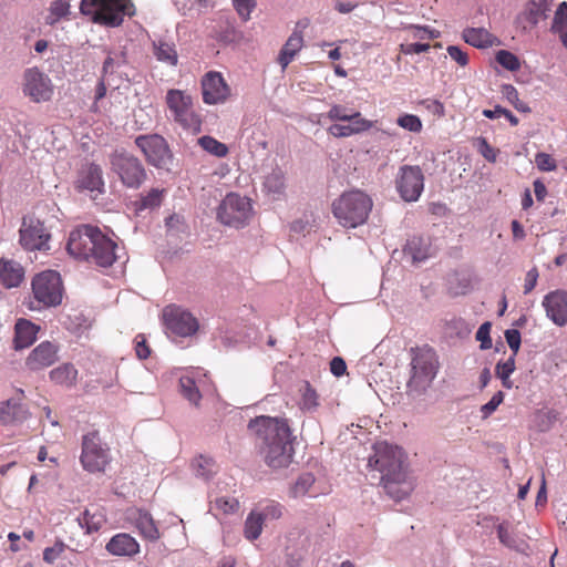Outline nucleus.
<instances>
[{
  "instance_id": "nucleus-41",
  "label": "nucleus",
  "mask_w": 567,
  "mask_h": 567,
  "mask_svg": "<svg viewBox=\"0 0 567 567\" xmlns=\"http://www.w3.org/2000/svg\"><path fill=\"white\" fill-rule=\"evenodd\" d=\"M503 96L511 103L514 105V107L519 111V112H523V113H528L530 112V109L529 106L522 102L518 97V92L516 90V87L512 84H504L502 85V90H501Z\"/></svg>"
},
{
  "instance_id": "nucleus-20",
  "label": "nucleus",
  "mask_w": 567,
  "mask_h": 567,
  "mask_svg": "<svg viewBox=\"0 0 567 567\" xmlns=\"http://www.w3.org/2000/svg\"><path fill=\"white\" fill-rule=\"evenodd\" d=\"M348 124H332L328 132L334 137H348L368 131L372 122L362 117L360 112H354V117L346 120Z\"/></svg>"
},
{
  "instance_id": "nucleus-57",
  "label": "nucleus",
  "mask_w": 567,
  "mask_h": 567,
  "mask_svg": "<svg viewBox=\"0 0 567 567\" xmlns=\"http://www.w3.org/2000/svg\"><path fill=\"white\" fill-rule=\"evenodd\" d=\"M535 164L542 172H553L556 169L555 159L547 153H537L535 156Z\"/></svg>"
},
{
  "instance_id": "nucleus-13",
  "label": "nucleus",
  "mask_w": 567,
  "mask_h": 567,
  "mask_svg": "<svg viewBox=\"0 0 567 567\" xmlns=\"http://www.w3.org/2000/svg\"><path fill=\"white\" fill-rule=\"evenodd\" d=\"M135 144L151 165L157 168H166L169 164L172 154L165 138L161 135H140L135 138Z\"/></svg>"
},
{
  "instance_id": "nucleus-12",
  "label": "nucleus",
  "mask_w": 567,
  "mask_h": 567,
  "mask_svg": "<svg viewBox=\"0 0 567 567\" xmlns=\"http://www.w3.org/2000/svg\"><path fill=\"white\" fill-rule=\"evenodd\" d=\"M395 188L404 202H416L424 189V175L419 166L403 165L395 177Z\"/></svg>"
},
{
  "instance_id": "nucleus-48",
  "label": "nucleus",
  "mask_w": 567,
  "mask_h": 567,
  "mask_svg": "<svg viewBox=\"0 0 567 567\" xmlns=\"http://www.w3.org/2000/svg\"><path fill=\"white\" fill-rule=\"evenodd\" d=\"M398 125L413 133H417L422 130V122L420 117L413 114L400 116L398 118Z\"/></svg>"
},
{
  "instance_id": "nucleus-63",
  "label": "nucleus",
  "mask_w": 567,
  "mask_h": 567,
  "mask_svg": "<svg viewBox=\"0 0 567 567\" xmlns=\"http://www.w3.org/2000/svg\"><path fill=\"white\" fill-rule=\"evenodd\" d=\"M539 277L538 270L536 267L529 269L525 277V284H524V293L527 295L533 291L537 284V279Z\"/></svg>"
},
{
  "instance_id": "nucleus-56",
  "label": "nucleus",
  "mask_w": 567,
  "mask_h": 567,
  "mask_svg": "<svg viewBox=\"0 0 567 567\" xmlns=\"http://www.w3.org/2000/svg\"><path fill=\"white\" fill-rule=\"evenodd\" d=\"M504 400V393L502 391L496 392L491 400L482 405L481 413L483 419H487L493 412L496 411V409L499 406V404Z\"/></svg>"
},
{
  "instance_id": "nucleus-54",
  "label": "nucleus",
  "mask_w": 567,
  "mask_h": 567,
  "mask_svg": "<svg viewBox=\"0 0 567 567\" xmlns=\"http://www.w3.org/2000/svg\"><path fill=\"white\" fill-rule=\"evenodd\" d=\"M327 117L331 121L346 122V120L354 117V112H349L346 106L336 104L331 106L327 113Z\"/></svg>"
},
{
  "instance_id": "nucleus-51",
  "label": "nucleus",
  "mask_w": 567,
  "mask_h": 567,
  "mask_svg": "<svg viewBox=\"0 0 567 567\" xmlns=\"http://www.w3.org/2000/svg\"><path fill=\"white\" fill-rule=\"evenodd\" d=\"M234 7L243 21L250 19V13L256 7L255 0H233Z\"/></svg>"
},
{
  "instance_id": "nucleus-25",
  "label": "nucleus",
  "mask_w": 567,
  "mask_h": 567,
  "mask_svg": "<svg viewBox=\"0 0 567 567\" xmlns=\"http://www.w3.org/2000/svg\"><path fill=\"white\" fill-rule=\"evenodd\" d=\"M14 330V348L21 350L30 347L35 341L39 328L27 319H19Z\"/></svg>"
},
{
  "instance_id": "nucleus-37",
  "label": "nucleus",
  "mask_w": 567,
  "mask_h": 567,
  "mask_svg": "<svg viewBox=\"0 0 567 567\" xmlns=\"http://www.w3.org/2000/svg\"><path fill=\"white\" fill-rule=\"evenodd\" d=\"M198 144L204 151L216 157H225L228 154L227 145L212 136L205 135L199 137Z\"/></svg>"
},
{
  "instance_id": "nucleus-33",
  "label": "nucleus",
  "mask_w": 567,
  "mask_h": 567,
  "mask_svg": "<svg viewBox=\"0 0 567 567\" xmlns=\"http://www.w3.org/2000/svg\"><path fill=\"white\" fill-rule=\"evenodd\" d=\"M78 520L80 526L86 529L87 534L97 532L106 522L104 514L99 511L91 512V509H85Z\"/></svg>"
},
{
  "instance_id": "nucleus-50",
  "label": "nucleus",
  "mask_w": 567,
  "mask_h": 567,
  "mask_svg": "<svg viewBox=\"0 0 567 567\" xmlns=\"http://www.w3.org/2000/svg\"><path fill=\"white\" fill-rule=\"evenodd\" d=\"M239 503L234 497H218L214 502V508L219 509L223 514H230L238 509Z\"/></svg>"
},
{
  "instance_id": "nucleus-2",
  "label": "nucleus",
  "mask_w": 567,
  "mask_h": 567,
  "mask_svg": "<svg viewBox=\"0 0 567 567\" xmlns=\"http://www.w3.org/2000/svg\"><path fill=\"white\" fill-rule=\"evenodd\" d=\"M368 467L380 474V483L391 498L401 501L413 491L406 455L398 445L385 441L377 442L373 445V453L368 458Z\"/></svg>"
},
{
  "instance_id": "nucleus-14",
  "label": "nucleus",
  "mask_w": 567,
  "mask_h": 567,
  "mask_svg": "<svg viewBox=\"0 0 567 567\" xmlns=\"http://www.w3.org/2000/svg\"><path fill=\"white\" fill-rule=\"evenodd\" d=\"M163 319L167 330L178 337H190L199 328L198 320L189 311L175 305L164 308Z\"/></svg>"
},
{
  "instance_id": "nucleus-23",
  "label": "nucleus",
  "mask_w": 567,
  "mask_h": 567,
  "mask_svg": "<svg viewBox=\"0 0 567 567\" xmlns=\"http://www.w3.org/2000/svg\"><path fill=\"white\" fill-rule=\"evenodd\" d=\"M404 255L410 258L413 264L424 261L432 255L430 239L421 236H413L406 241Z\"/></svg>"
},
{
  "instance_id": "nucleus-26",
  "label": "nucleus",
  "mask_w": 567,
  "mask_h": 567,
  "mask_svg": "<svg viewBox=\"0 0 567 567\" xmlns=\"http://www.w3.org/2000/svg\"><path fill=\"white\" fill-rule=\"evenodd\" d=\"M78 187L91 192H102L104 187L102 168L97 164H90L82 171L78 181Z\"/></svg>"
},
{
  "instance_id": "nucleus-32",
  "label": "nucleus",
  "mask_w": 567,
  "mask_h": 567,
  "mask_svg": "<svg viewBox=\"0 0 567 567\" xmlns=\"http://www.w3.org/2000/svg\"><path fill=\"white\" fill-rule=\"evenodd\" d=\"M463 39L475 48H487L492 44L491 34L483 28H470L463 31Z\"/></svg>"
},
{
  "instance_id": "nucleus-19",
  "label": "nucleus",
  "mask_w": 567,
  "mask_h": 567,
  "mask_svg": "<svg viewBox=\"0 0 567 567\" xmlns=\"http://www.w3.org/2000/svg\"><path fill=\"white\" fill-rule=\"evenodd\" d=\"M56 347L49 342H41L37 348L32 350L27 359V364L31 370H41L50 367L58 360Z\"/></svg>"
},
{
  "instance_id": "nucleus-58",
  "label": "nucleus",
  "mask_w": 567,
  "mask_h": 567,
  "mask_svg": "<svg viewBox=\"0 0 567 567\" xmlns=\"http://www.w3.org/2000/svg\"><path fill=\"white\" fill-rule=\"evenodd\" d=\"M505 339L513 351L512 355L516 357L522 342L520 332L517 329H508L505 331Z\"/></svg>"
},
{
  "instance_id": "nucleus-6",
  "label": "nucleus",
  "mask_w": 567,
  "mask_h": 567,
  "mask_svg": "<svg viewBox=\"0 0 567 567\" xmlns=\"http://www.w3.org/2000/svg\"><path fill=\"white\" fill-rule=\"evenodd\" d=\"M436 369L437 359L433 349L424 347L413 350L409 391L415 394L423 393L434 380Z\"/></svg>"
},
{
  "instance_id": "nucleus-4",
  "label": "nucleus",
  "mask_w": 567,
  "mask_h": 567,
  "mask_svg": "<svg viewBox=\"0 0 567 567\" xmlns=\"http://www.w3.org/2000/svg\"><path fill=\"white\" fill-rule=\"evenodd\" d=\"M372 206L371 197L355 189L346 192L337 198L332 204V213L340 225L346 228H355L367 221Z\"/></svg>"
},
{
  "instance_id": "nucleus-62",
  "label": "nucleus",
  "mask_w": 567,
  "mask_h": 567,
  "mask_svg": "<svg viewBox=\"0 0 567 567\" xmlns=\"http://www.w3.org/2000/svg\"><path fill=\"white\" fill-rule=\"evenodd\" d=\"M165 224H166L167 230L173 234L183 231L185 228L183 217L177 214H174V215H171L169 217H167L165 220Z\"/></svg>"
},
{
  "instance_id": "nucleus-34",
  "label": "nucleus",
  "mask_w": 567,
  "mask_h": 567,
  "mask_svg": "<svg viewBox=\"0 0 567 567\" xmlns=\"http://www.w3.org/2000/svg\"><path fill=\"white\" fill-rule=\"evenodd\" d=\"M76 375L78 371L70 363L62 364L50 372L52 381L65 386H71L74 383Z\"/></svg>"
},
{
  "instance_id": "nucleus-39",
  "label": "nucleus",
  "mask_w": 567,
  "mask_h": 567,
  "mask_svg": "<svg viewBox=\"0 0 567 567\" xmlns=\"http://www.w3.org/2000/svg\"><path fill=\"white\" fill-rule=\"evenodd\" d=\"M179 385L184 398L187 399L190 403L197 405L202 399V395L195 381L189 377H182L179 379Z\"/></svg>"
},
{
  "instance_id": "nucleus-8",
  "label": "nucleus",
  "mask_w": 567,
  "mask_h": 567,
  "mask_svg": "<svg viewBox=\"0 0 567 567\" xmlns=\"http://www.w3.org/2000/svg\"><path fill=\"white\" fill-rule=\"evenodd\" d=\"M110 165L122 184L128 188H140L146 179L142 162L126 151H115L110 155Z\"/></svg>"
},
{
  "instance_id": "nucleus-45",
  "label": "nucleus",
  "mask_w": 567,
  "mask_h": 567,
  "mask_svg": "<svg viewBox=\"0 0 567 567\" xmlns=\"http://www.w3.org/2000/svg\"><path fill=\"white\" fill-rule=\"evenodd\" d=\"M451 332L460 339L468 337L472 332L473 326L467 323L464 319L455 318L447 323Z\"/></svg>"
},
{
  "instance_id": "nucleus-38",
  "label": "nucleus",
  "mask_w": 567,
  "mask_h": 567,
  "mask_svg": "<svg viewBox=\"0 0 567 567\" xmlns=\"http://www.w3.org/2000/svg\"><path fill=\"white\" fill-rule=\"evenodd\" d=\"M127 63L124 51L111 52L103 63V75L114 74L121 66Z\"/></svg>"
},
{
  "instance_id": "nucleus-10",
  "label": "nucleus",
  "mask_w": 567,
  "mask_h": 567,
  "mask_svg": "<svg viewBox=\"0 0 567 567\" xmlns=\"http://www.w3.org/2000/svg\"><path fill=\"white\" fill-rule=\"evenodd\" d=\"M110 461V449L102 442L97 432L83 435L80 462L85 471L90 473L104 472Z\"/></svg>"
},
{
  "instance_id": "nucleus-11",
  "label": "nucleus",
  "mask_w": 567,
  "mask_h": 567,
  "mask_svg": "<svg viewBox=\"0 0 567 567\" xmlns=\"http://www.w3.org/2000/svg\"><path fill=\"white\" fill-rule=\"evenodd\" d=\"M32 292L35 300L44 307H55L62 301V281L59 272L47 270L34 276Z\"/></svg>"
},
{
  "instance_id": "nucleus-36",
  "label": "nucleus",
  "mask_w": 567,
  "mask_h": 567,
  "mask_svg": "<svg viewBox=\"0 0 567 567\" xmlns=\"http://www.w3.org/2000/svg\"><path fill=\"white\" fill-rule=\"evenodd\" d=\"M192 465L195 475L206 481L216 473V464L210 457L200 455L193 461Z\"/></svg>"
},
{
  "instance_id": "nucleus-49",
  "label": "nucleus",
  "mask_w": 567,
  "mask_h": 567,
  "mask_svg": "<svg viewBox=\"0 0 567 567\" xmlns=\"http://www.w3.org/2000/svg\"><path fill=\"white\" fill-rule=\"evenodd\" d=\"M567 25V2H561L554 16V20L550 27V31L554 33L560 31V29Z\"/></svg>"
},
{
  "instance_id": "nucleus-31",
  "label": "nucleus",
  "mask_w": 567,
  "mask_h": 567,
  "mask_svg": "<svg viewBox=\"0 0 567 567\" xmlns=\"http://www.w3.org/2000/svg\"><path fill=\"white\" fill-rule=\"evenodd\" d=\"M177 10L189 17L199 16L214 7V0H174Z\"/></svg>"
},
{
  "instance_id": "nucleus-53",
  "label": "nucleus",
  "mask_w": 567,
  "mask_h": 567,
  "mask_svg": "<svg viewBox=\"0 0 567 567\" xmlns=\"http://www.w3.org/2000/svg\"><path fill=\"white\" fill-rule=\"evenodd\" d=\"M515 358L516 357L511 355L507 360L497 362L495 374L498 379H506V377H511L515 371Z\"/></svg>"
},
{
  "instance_id": "nucleus-47",
  "label": "nucleus",
  "mask_w": 567,
  "mask_h": 567,
  "mask_svg": "<svg viewBox=\"0 0 567 567\" xmlns=\"http://www.w3.org/2000/svg\"><path fill=\"white\" fill-rule=\"evenodd\" d=\"M284 507L275 501H269L258 514L262 516V520L265 519H278L282 515Z\"/></svg>"
},
{
  "instance_id": "nucleus-21",
  "label": "nucleus",
  "mask_w": 567,
  "mask_h": 567,
  "mask_svg": "<svg viewBox=\"0 0 567 567\" xmlns=\"http://www.w3.org/2000/svg\"><path fill=\"white\" fill-rule=\"evenodd\" d=\"M30 416L27 406L17 399L0 402V424L9 425L24 422Z\"/></svg>"
},
{
  "instance_id": "nucleus-16",
  "label": "nucleus",
  "mask_w": 567,
  "mask_h": 567,
  "mask_svg": "<svg viewBox=\"0 0 567 567\" xmlns=\"http://www.w3.org/2000/svg\"><path fill=\"white\" fill-rule=\"evenodd\" d=\"M50 235L39 219L23 218L20 228V244L28 250H44L48 249V240Z\"/></svg>"
},
{
  "instance_id": "nucleus-64",
  "label": "nucleus",
  "mask_w": 567,
  "mask_h": 567,
  "mask_svg": "<svg viewBox=\"0 0 567 567\" xmlns=\"http://www.w3.org/2000/svg\"><path fill=\"white\" fill-rule=\"evenodd\" d=\"M330 371L334 377H341L347 371L346 361L341 357H334L330 361Z\"/></svg>"
},
{
  "instance_id": "nucleus-15",
  "label": "nucleus",
  "mask_w": 567,
  "mask_h": 567,
  "mask_svg": "<svg viewBox=\"0 0 567 567\" xmlns=\"http://www.w3.org/2000/svg\"><path fill=\"white\" fill-rule=\"evenodd\" d=\"M23 93L35 103L47 102L53 95L51 79L38 68H30L23 74Z\"/></svg>"
},
{
  "instance_id": "nucleus-18",
  "label": "nucleus",
  "mask_w": 567,
  "mask_h": 567,
  "mask_svg": "<svg viewBox=\"0 0 567 567\" xmlns=\"http://www.w3.org/2000/svg\"><path fill=\"white\" fill-rule=\"evenodd\" d=\"M545 308L546 316L556 326L564 327L567 324V292L564 290H555L547 293L542 302Z\"/></svg>"
},
{
  "instance_id": "nucleus-7",
  "label": "nucleus",
  "mask_w": 567,
  "mask_h": 567,
  "mask_svg": "<svg viewBox=\"0 0 567 567\" xmlns=\"http://www.w3.org/2000/svg\"><path fill=\"white\" fill-rule=\"evenodd\" d=\"M166 104L173 118L184 130L199 133L202 130L200 116L193 109V100L185 91L171 89L166 93Z\"/></svg>"
},
{
  "instance_id": "nucleus-35",
  "label": "nucleus",
  "mask_w": 567,
  "mask_h": 567,
  "mask_svg": "<svg viewBox=\"0 0 567 567\" xmlns=\"http://www.w3.org/2000/svg\"><path fill=\"white\" fill-rule=\"evenodd\" d=\"M262 516L258 514V511H252L248 514L245 526H244V535L248 540L257 539L262 532Z\"/></svg>"
},
{
  "instance_id": "nucleus-5",
  "label": "nucleus",
  "mask_w": 567,
  "mask_h": 567,
  "mask_svg": "<svg viewBox=\"0 0 567 567\" xmlns=\"http://www.w3.org/2000/svg\"><path fill=\"white\" fill-rule=\"evenodd\" d=\"M80 10L94 23L110 28L121 25L124 16L134 14L131 0H82Z\"/></svg>"
},
{
  "instance_id": "nucleus-61",
  "label": "nucleus",
  "mask_w": 567,
  "mask_h": 567,
  "mask_svg": "<svg viewBox=\"0 0 567 567\" xmlns=\"http://www.w3.org/2000/svg\"><path fill=\"white\" fill-rule=\"evenodd\" d=\"M447 53L458 65L465 66L468 63L467 53L457 45H449Z\"/></svg>"
},
{
  "instance_id": "nucleus-42",
  "label": "nucleus",
  "mask_w": 567,
  "mask_h": 567,
  "mask_svg": "<svg viewBox=\"0 0 567 567\" xmlns=\"http://www.w3.org/2000/svg\"><path fill=\"white\" fill-rule=\"evenodd\" d=\"M70 4L65 0H55L50 6V12L47 17V22L50 24L56 23L60 19L69 14Z\"/></svg>"
},
{
  "instance_id": "nucleus-27",
  "label": "nucleus",
  "mask_w": 567,
  "mask_h": 567,
  "mask_svg": "<svg viewBox=\"0 0 567 567\" xmlns=\"http://www.w3.org/2000/svg\"><path fill=\"white\" fill-rule=\"evenodd\" d=\"M285 173L279 166H276L265 176L264 190L274 199H279L285 194Z\"/></svg>"
},
{
  "instance_id": "nucleus-22",
  "label": "nucleus",
  "mask_w": 567,
  "mask_h": 567,
  "mask_svg": "<svg viewBox=\"0 0 567 567\" xmlns=\"http://www.w3.org/2000/svg\"><path fill=\"white\" fill-rule=\"evenodd\" d=\"M105 548L115 556H133L138 553L140 545L131 535L121 533L113 536Z\"/></svg>"
},
{
  "instance_id": "nucleus-52",
  "label": "nucleus",
  "mask_w": 567,
  "mask_h": 567,
  "mask_svg": "<svg viewBox=\"0 0 567 567\" xmlns=\"http://www.w3.org/2000/svg\"><path fill=\"white\" fill-rule=\"evenodd\" d=\"M492 324L491 322L486 321L478 328L476 332V340L481 342L480 348L482 350H488L492 348V339L489 336Z\"/></svg>"
},
{
  "instance_id": "nucleus-3",
  "label": "nucleus",
  "mask_w": 567,
  "mask_h": 567,
  "mask_svg": "<svg viewBox=\"0 0 567 567\" xmlns=\"http://www.w3.org/2000/svg\"><path fill=\"white\" fill-rule=\"evenodd\" d=\"M66 248L73 257L92 258L101 267H110L117 258L116 244L91 225H82L71 231Z\"/></svg>"
},
{
  "instance_id": "nucleus-59",
  "label": "nucleus",
  "mask_w": 567,
  "mask_h": 567,
  "mask_svg": "<svg viewBox=\"0 0 567 567\" xmlns=\"http://www.w3.org/2000/svg\"><path fill=\"white\" fill-rule=\"evenodd\" d=\"M497 536H498V539L499 542L509 547V548H514L516 547V540L514 539L511 530H509V527L507 524L503 523V524H499L498 527H497Z\"/></svg>"
},
{
  "instance_id": "nucleus-40",
  "label": "nucleus",
  "mask_w": 567,
  "mask_h": 567,
  "mask_svg": "<svg viewBox=\"0 0 567 567\" xmlns=\"http://www.w3.org/2000/svg\"><path fill=\"white\" fill-rule=\"evenodd\" d=\"M313 483L315 476L311 473L301 474L290 489L291 496L297 498L307 495Z\"/></svg>"
},
{
  "instance_id": "nucleus-24",
  "label": "nucleus",
  "mask_w": 567,
  "mask_h": 567,
  "mask_svg": "<svg viewBox=\"0 0 567 567\" xmlns=\"http://www.w3.org/2000/svg\"><path fill=\"white\" fill-rule=\"evenodd\" d=\"M24 276L22 266L13 260L0 259V282L7 288L18 287Z\"/></svg>"
},
{
  "instance_id": "nucleus-29",
  "label": "nucleus",
  "mask_w": 567,
  "mask_h": 567,
  "mask_svg": "<svg viewBox=\"0 0 567 567\" xmlns=\"http://www.w3.org/2000/svg\"><path fill=\"white\" fill-rule=\"evenodd\" d=\"M553 0H530L525 10L527 20L536 25L545 20L551 10Z\"/></svg>"
},
{
  "instance_id": "nucleus-43",
  "label": "nucleus",
  "mask_w": 567,
  "mask_h": 567,
  "mask_svg": "<svg viewBox=\"0 0 567 567\" xmlns=\"http://www.w3.org/2000/svg\"><path fill=\"white\" fill-rule=\"evenodd\" d=\"M497 63H499L504 69L515 72L520 69L519 59L512 52L507 50H499L495 56Z\"/></svg>"
},
{
  "instance_id": "nucleus-60",
  "label": "nucleus",
  "mask_w": 567,
  "mask_h": 567,
  "mask_svg": "<svg viewBox=\"0 0 567 567\" xmlns=\"http://www.w3.org/2000/svg\"><path fill=\"white\" fill-rule=\"evenodd\" d=\"M302 44H303V38H302V34L300 32H292V34L288 38V40L286 41V43L284 44V47L292 52V54H297L301 48H302Z\"/></svg>"
},
{
  "instance_id": "nucleus-28",
  "label": "nucleus",
  "mask_w": 567,
  "mask_h": 567,
  "mask_svg": "<svg viewBox=\"0 0 567 567\" xmlns=\"http://www.w3.org/2000/svg\"><path fill=\"white\" fill-rule=\"evenodd\" d=\"M135 525L140 534L150 542H156L161 536L153 517L147 512L138 511Z\"/></svg>"
},
{
  "instance_id": "nucleus-55",
  "label": "nucleus",
  "mask_w": 567,
  "mask_h": 567,
  "mask_svg": "<svg viewBox=\"0 0 567 567\" xmlns=\"http://www.w3.org/2000/svg\"><path fill=\"white\" fill-rule=\"evenodd\" d=\"M478 152L489 163H495L497 161L498 150L492 147L485 137H478Z\"/></svg>"
},
{
  "instance_id": "nucleus-9",
  "label": "nucleus",
  "mask_w": 567,
  "mask_h": 567,
  "mask_svg": "<svg viewBox=\"0 0 567 567\" xmlns=\"http://www.w3.org/2000/svg\"><path fill=\"white\" fill-rule=\"evenodd\" d=\"M252 215V205L246 196L229 193L217 207V219L225 226L243 228Z\"/></svg>"
},
{
  "instance_id": "nucleus-30",
  "label": "nucleus",
  "mask_w": 567,
  "mask_h": 567,
  "mask_svg": "<svg viewBox=\"0 0 567 567\" xmlns=\"http://www.w3.org/2000/svg\"><path fill=\"white\" fill-rule=\"evenodd\" d=\"M153 54L162 63L169 66L177 65L178 55L173 43L163 40L153 41Z\"/></svg>"
},
{
  "instance_id": "nucleus-44",
  "label": "nucleus",
  "mask_w": 567,
  "mask_h": 567,
  "mask_svg": "<svg viewBox=\"0 0 567 567\" xmlns=\"http://www.w3.org/2000/svg\"><path fill=\"white\" fill-rule=\"evenodd\" d=\"M302 409L309 412H313L319 406V398L315 389L306 383L302 392Z\"/></svg>"
},
{
  "instance_id": "nucleus-17",
  "label": "nucleus",
  "mask_w": 567,
  "mask_h": 567,
  "mask_svg": "<svg viewBox=\"0 0 567 567\" xmlns=\"http://www.w3.org/2000/svg\"><path fill=\"white\" fill-rule=\"evenodd\" d=\"M202 94L204 103L215 105L224 103L230 90L219 72L210 71L202 79Z\"/></svg>"
},
{
  "instance_id": "nucleus-1",
  "label": "nucleus",
  "mask_w": 567,
  "mask_h": 567,
  "mask_svg": "<svg viewBox=\"0 0 567 567\" xmlns=\"http://www.w3.org/2000/svg\"><path fill=\"white\" fill-rule=\"evenodd\" d=\"M249 431L265 463L271 468L287 467L293 456L292 435L286 419L259 415L250 420Z\"/></svg>"
},
{
  "instance_id": "nucleus-46",
  "label": "nucleus",
  "mask_w": 567,
  "mask_h": 567,
  "mask_svg": "<svg viewBox=\"0 0 567 567\" xmlns=\"http://www.w3.org/2000/svg\"><path fill=\"white\" fill-rule=\"evenodd\" d=\"M163 192L158 188H152L146 195L141 197L140 208H155L162 203Z\"/></svg>"
}]
</instances>
